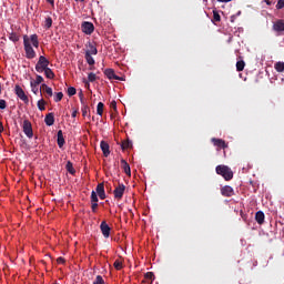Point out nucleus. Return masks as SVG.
I'll use <instances>...</instances> for the list:
<instances>
[{
    "label": "nucleus",
    "instance_id": "42",
    "mask_svg": "<svg viewBox=\"0 0 284 284\" xmlns=\"http://www.w3.org/2000/svg\"><path fill=\"white\" fill-rule=\"evenodd\" d=\"M98 207H99V203L98 202H91V210H92V212H97Z\"/></svg>",
    "mask_w": 284,
    "mask_h": 284
},
{
    "label": "nucleus",
    "instance_id": "10",
    "mask_svg": "<svg viewBox=\"0 0 284 284\" xmlns=\"http://www.w3.org/2000/svg\"><path fill=\"white\" fill-rule=\"evenodd\" d=\"M104 74H105V77H108V79H110V80L123 81V78L116 75V73L114 72L113 69H106V70L104 71Z\"/></svg>",
    "mask_w": 284,
    "mask_h": 284
},
{
    "label": "nucleus",
    "instance_id": "23",
    "mask_svg": "<svg viewBox=\"0 0 284 284\" xmlns=\"http://www.w3.org/2000/svg\"><path fill=\"white\" fill-rule=\"evenodd\" d=\"M103 108H105V104H103V102H99L97 105V114L99 116H103Z\"/></svg>",
    "mask_w": 284,
    "mask_h": 284
},
{
    "label": "nucleus",
    "instance_id": "47",
    "mask_svg": "<svg viewBox=\"0 0 284 284\" xmlns=\"http://www.w3.org/2000/svg\"><path fill=\"white\" fill-rule=\"evenodd\" d=\"M57 263H59L60 265H63V263H65V258H63V257H58V258H57Z\"/></svg>",
    "mask_w": 284,
    "mask_h": 284
},
{
    "label": "nucleus",
    "instance_id": "11",
    "mask_svg": "<svg viewBox=\"0 0 284 284\" xmlns=\"http://www.w3.org/2000/svg\"><path fill=\"white\" fill-rule=\"evenodd\" d=\"M95 192H97L98 196L101 199V201H104V199H105V184L99 183L97 185Z\"/></svg>",
    "mask_w": 284,
    "mask_h": 284
},
{
    "label": "nucleus",
    "instance_id": "46",
    "mask_svg": "<svg viewBox=\"0 0 284 284\" xmlns=\"http://www.w3.org/2000/svg\"><path fill=\"white\" fill-rule=\"evenodd\" d=\"M110 108L112 109V110H114V112H116V101H111V103H110Z\"/></svg>",
    "mask_w": 284,
    "mask_h": 284
},
{
    "label": "nucleus",
    "instance_id": "51",
    "mask_svg": "<svg viewBox=\"0 0 284 284\" xmlns=\"http://www.w3.org/2000/svg\"><path fill=\"white\" fill-rule=\"evenodd\" d=\"M264 3H266V6H272V1L271 0H264Z\"/></svg>",
    "mask_w": 284,
    "mask_h": 284
},
{
    "label": "nucleus",
    "instance_id": "45",
    "mask_svg": "<svg viewBox=\"0 0 284 284\" xmlns=\"http://www.w3.org/2000/svg\"><path fill=\"white\" fill-rule=\"evenodd\" d=\"M31 91L33 92V94H39V87L31 85Z\"/></svg>",
    "mask_w": 284,
    "mask_h": 284
},
{
    "label": "nucleus",
    "instance_id": "38",
    "mask_svg": "<svg viewBox=\"0 0 284 284\" xmlns=\"http://www.w3.org/2000/svg\"><path fill=\"white\" fill-rule=\"evenodd\" d=\"M88 79L90 83H94V81H97V74L91 72L89 73Z\"/></svg>",
    "mask_w": 284,
    "mask_h": 284
},
{
    "label": "nucleus",
    "instance_id": "40",
    "mask_svg": "<svg viewBox=\"0 0 284 284\" xmlns=\"http://www.w3.org/2000/svg\"><path fill=\"white\" fill-rule=\"evenodd\" d=\"M284 8V0H278L276 4V10H283Z\"/></svg>",
    "mask_w": 284,
    "mask_h": 284
},
{
    "label": "nucleus",
    "instance_id": "7",
    "mask_svg": "<svg viewBox=\"0 0 284 284\" xmlns=\"http://www.w3.org/2000/svg\"><path fill=\"white\" fill-rule=\"evenodd\" d=\"M211 143H213V145L215 148H217V150H225V149H227V143L223 139L212 138L211 139Z\"/></svg>",
    "mask_w": 284,
    "mask_h": 284
},
{
    "label": "nucleus",
    "instance_id": "35",
    "mask_svg": "<svg viewBox=\"0 0 284 284\" xmlns=\"http://www.w3.org/2000/svg\"><path fill=\"white\" fill-rule=\"evenodd\" d=\"M93 284H105V280H103V276L98 275Z\"/></svg>",
    "mask_w": 284,
    "mask_h": 284
},
{
    "label": "nucleus",
    "instance_id": "32",
    "mask_svg": "<svg viewBox=\"0 0 284 284\" xmlns=\"http://www.w3.org/2000/svg\"><path fill=\"white\" fill-rule=\"evenodd\" d=\"M113 267H115V270H123V262H121L120 260H115L113 263Z\"/></svg>",
    "mask_w": 284,
    "mask_h": 284
},
{
    "label": "nucleus",
    "instance_id": "1",
    "mask_svg": "<svg viewBox=\"0 0 284 284\" xmlns=\"http://www.w3.org/2000/svg\"><path fill=\"white\" fill-rule=\"evenodd\" d=\"M23 45L26 59H37V51H34V48H39V36H37V33L31 34L30 37L23 36Z\"/></svg>",
    "mask_w": 284,
    "mask_h": 284
},
{
    "label": "nucleus",
    "instance_id": "9",
    "mask_svg": "<svg viewBox=\"0 0 284 284\" xmlns=\"http://www.w3.org/2000/svg\"><path fill=\"white\" fill-rule=\"evenodd\" d=\"M81 30L84 34H92V32H94V24L92 22L84 21L81 24Z\"/></svg>",
    "mask_w": 284,
    "mask_h": 284
},
{
    "label": "nucleus",
    "instance_id": "49",
    "mask_svg": "<svg viewBox=\"0 0 284 284\" xmlns=\"http://www.w3.org/2000/svg\"><path fill=\"white\" fill-rule=\"evenodd\" d=\"M219 3H230L232 0H217Z\"/></svg>",
    "mask_w": 284,
    "mask_h": 284
},
{
    "label": "nucleus",
    "instance_id": "5",
    "mask_svg": "<svg viewBox=\"0 0 284 284\" xmlns=\"http://www.w3.org/2000/svg\"><path fill=\"white\" fill-rule=\"evenodd\" d=\"M14 92L20 101H23V103H30V99H28V95L26 94V91H23L21 85L17 84L14 87Z\"/></svg>",
    "mask_w": 284,
    "mask_h": 284
},
{
    "label": "nucleus",
    "instance_id": "43",
    "mask_svg": "<svg viewBox=\"0 0 284 284\" xmlns=\"http://www.w3.org/2000/svg\"><path fill=\"white\" fill-rule=\"evenodd\" d=\"M79 98H80L81 104H82V105H87V104H85V100L83 99V91H80Z\"/></svg>",
    "mask_w": 284,
    "mask_h": 284
},
{
    "label": "nucleus",
    "instance_id": "20",
    "mask_svg": "<svg viewBox=\"0 0 284 284\" xmlns=\"http://www.w3.org/2000/svg\"><path fill=\"white\" fill-rule=\"evenodd\" d=\"M65 170L69 172V174H72V175L77 174V170H74V166L70 161L67 162Z\"/></svg>",
    "mask_w": 284,
    "mask_h": 284
},
{
    "label": "nucleus",
    "instance_id": "29",
    "mask_svg": "<svg viewBox=\"0 0 284 284\" xmlns=\"http://www.w3.org/2000/svg\"><path fill=\"white\" fill-rule=\"evenodd\" d=\"M213 23H219L221 21V14H219V11H213Z\"/></svg>",
    "mask_w": 284,
    "mask_h": 284
},
{
    "label": "nucleus",
    "instance_id": "12",
    "mask_svg": "<svg viewBox=\"0 0 284 284\" xmlns=\"http://www.w3.org/2000/svg\"><path fill=\"white\" fill-rule=\"evenodd\" d=\"M222 196H234V189L230 185H225L221 189Z\"/></svg>",
    "mask_w": 284,
    "mask_h": 284
},
{
    "label": "nucleus",
    "instance_id": "48",
    "mask_svg": "<svg viewBox=\"0 0 284 284\" xmlns=\"http://www.w3.org/2000/svg\"><path fill=\"white\" fill-rule=\"evenodd\" d=\"M77 114H78V111L74 110V111L71 113L72 119H77Z\"/></svg>",
    "mask_w": 284,
    "mask_h": 284
},
{
    "label": "nucleus",
    "instance_id": "27",
    "mask_svg": "<svg viewBox=\"0 0 284 284\" xmlns=\"http://www.w3.org/2000/svg\"><path fill=\"white\" fill-rule=\"evenodd\" d=\"M274 69L276 72H284V62H276Z\"/></svg>",
    "mask_w": 284,
    "mask_h": 284
},
{
    "label": "nucleus",
    "instance_id": "52",
    "mask_svg": "<svg viewBox=\"0 0 284 284\" xmlns=\"http://www.w3.org/2000/svg\"><path fill=\"white\" fill-rule=\"evenodd\" d=\"M1 132H3V123L2 122H0V134H1Z\"/></svg>",
    "mask_w": 284,
    "mask_h": 284
},
{
    "label": "nucleus",
    "instance_id": "17",
    "mask_svg": "<svg viewBox=\"0 0 284 284\" xmlns=\"http://www.w3.org/2000/svg\"><path fill=\"white\" fill-rule=\"evenodd\" d=\"M57 143H58L59 148H63V145H65V138H63V131L62 130L58 131Z\"/></svg>",
    "mask_w": 284,
    "mask_h": 284
},
{
    "label": "nucleus",
    "instance_id": "14",
    "mask_svg": "<svg viewBox=\"0 0 284 284\" xmlns=\"http://www.w3.org/2000/svg\"><path fill=\"white\" fill-rule=\"evenodd\" d=\"M100 148L103 152V156H105V158L110 156V144H108V142L101 141Z\"/></svg>",
    "mask_w": 284,
    "mask_h": 284
},
{
    "label": "nucleus",
    "instance_id": "15",
    "mask_svg": "<svg viewBox=\"0 0 284 284\" xmlns=\"http://www.w3.org/2000/svg\"><path fill=\"white\" fill-rule=\"evenodd\" d=\"M122 170L124 171L126 176H132V170L130 169V164L125 160H121Z\"/></svg>",
    "mask_w": 284,
    "mask_h": 284
},
{
    "label": "nucleus",
    "instance_id": "37",
    "mask_svg": "<svg viewBox=\"0 0 284 284\" xmlns=\"http://www.w3.org/2000/svg\"><path fill=\"white\" fill-rule=\"evenodd\" d=\"M63 99V92L55 93L54 101L55 103H59Z\"/></svg>",
    "mask_w": 284,
    "mask_h": 284
},
{
    "label": "nucleus",
    "instance_id": "34",
    "mask_svg": "<svg viewBox=\"0 0 284 284\" xmlns=\"http://www.w3.org/2000/svg\"><path fill=\"white\" fill-rule=\"evenodd\" d=\"M91 203H99V196L94 191L91 192Z\"/></svg>",
    "mask_w": 284,
    "mask_h": 284
},
{
    "label": "nucleus",
    "instance_id": "8",
    "mask_svg": "<svg viewBox=\"0 0 284 284\" xmlns=\"http://www.w3.org/2000/svg\"><path fill=\"white\" fill-rule=\"evenodd\" d=\"M100 230L104 239H110V232L112 231V229L110 227V225H108V222L102 221L100 224Z\"/></svg>",
    "mask_w": 284,
    "mask_h": 284
},
{
    "label": "nucleus",
    "instance_id": "4",
    "mask_svg": "<svg viewBox=\"0 0 284 284\" xmlns=\"http://www.w3.org/2000/svg\"><path fill=\"white\" fill-rule=\"evenodd\" d=\"M22 132H24L26 136L29 139H32V136H34V131L32 130V122H30V120H23Z\"/></svg>",
    "mask_w": 284,
    "mask_h": 284
},
{
    "label": "nucleus",
    "instance_id": "24",
    "mask_svg": "<svg viewBox=\"0 0 284 284\" xmlns=\"http://www.w3.org/2000/svg\"><path fill=\"white\" fill-rule=\"evenodd\" d=\"M236 70H237V72H243V70H245V61H243V60L237 61Z\"/></svg>",
    "mask_w": 284,
    "mask_h": 284
},
{
    "label": "nucleus",
    "instance_id": "26",
    "mask_svg": "<svg viewBox=\"0 0 284 284\" xmlns=\"http://www.w3.org/2000/svg\"><path fill=\"white\" fill-rule=\"evenodd\" d=\"M9 39H10V41H12L13 43H17V42L19 41L20 37H19L18 33L11 32V33L9 34Z\"/></svg>",
    "mask_w": 284,
    "mask_h": 284
},
{
    "label": "nucleus",
    "instance_id": "13",
    "mask_svg": "<svg viewBox=\"0 0 284 284\" xmlns=\"http://www.w3.org/2000/svg\"><path fill=\"white\" fill-rule=\"evenodd\" d=\"M274 32H284V20L280 19L273 23Z\"/></svg>",
    "mask_w": 284,
    "mask_h": 284
},
{
    "label": "nucleus",
    "instance_id": "44",
    "mask_svg": "<svg viewBox=\"0 0 284 284\" xmlns=\"http://www.w3.org/2000/svg\"><path fill=\"white\" fill-rule=\"evenodd\" d=\"M7 106L6 100H0V110H6Z\"/></svg>",
    "mask_w": 284,
    "mask_h": 284
},
{
    "label": "nucleus",
    "instance_id": "28",
    "mask_svg": "<svg viewBox=\"0 0 284 284\" xmlns=\"http://www.w3.org/2000/svg\"><path fill=\"white\" fill-rule=\"evenodd\" d=\"M121 148L122 150H129V148H132V142L130 140L122 141Z\"/></svg>",
    "mask_w": 284,
    "mask_h": 284
},
{
    "label": "nucleus",
    "instance_id": "6",
    "mask_svg": "<svg viewBox=\"0 0 284 284\" xmlns=\"http://www.w3.org/2000/svg\"><path fill=\"white\" fill-rule=\"evenodd\" d=\"M113 194H114V199L116 201H121V199H123V194H125V184H119L114 191H113Z\"/></svg>",
    "mask_w": 284,
    "mask_h": 284
},
{
    "label": "nucleus",
    "instance_id": "54",
    "mask_svg": "<svg viewBox=\"0 0 284 284\" xmlns=\"http://www.w3.org/2000/svg\"><path fill=\"white\" fill-rule=\"evenodd\" d=\"M75 1H79V0H75Z\"/></svg>",
    "mask_w": 284,
    "mask_h": 284
},
{
    "label": "nucleus",
    "instance_id": "22",
    "mask_svg": "<svg viewBox=\"0 0 284 284\" xmlns=\"http://www.w3.org/2000/svg\"><path fill=\"white\" fill-rule=\"evenodd\" d=\"M43 72L47 79H54V71H52V69L47 68L43 70Z\"/></svg>",
    "mask_w": 284,
    "mask_h": 284
},
{
    "label": "nucleus",
    "instance_id": "41",
    "mask_svg": "<svg viewBox=\"0 0 284 284\" xmlns=\"http://www.w3.org/2000/svg\"><path fill=\"white\" fill-rule=\"evenodd\" d=\"M88 110H90V106L88 104L82 105V115L85 116L88 114Z\"/></svg>",
    "mask_w": 284,
    "mask_h": 284
},
{
    "label": "nucleus",
    "instance_id": "21",
    "mask_svg": "<svg viewBox=\"0 0 284 284\" xmlns=\"http://www.w3.org/2000/svg\"><path fill=\"white\" fill-rule=\"evenodd\" d=\"M43 81V77H41V75H36V80H31V82H30V85H36V87H38V85H41V82Z\"/></svg>",
    "mask_w": 284,
    "mask_h": 284
},
{
    "label": "nucleus",
    "instance_id": "3",
    "mask_svg": "<svg viewBox=\"0 0 284 284\" xmlns=\"http://www.w3.org/2000/svg\"><path fill=\"white\" fill-rule=\"evenodd\" d=\"M48 65H50V60H48V58H45V55H40L39 60L36 64V71L41 73L44 70H48Z\"/></svg>",
    "mask_w": 284,
    "mask_h": 284
},
{
    "label": "nucleus",
    "instance_id": "31",
    "mask_svg": "<svg viewBox=\"0 0 284 284\" xmlns=\"http://www.w3.org/2000/svg\"><path fill=\"white\" fill-rule=\"evenodd\" d=\"M38 110H40V112H43V110H45V100L41 99L38 101Z\"/></svg>",
    "mask_w": 284,
    "mask_h": 284
},
{
    "label": "nucleus",
    "instance_id": "18",
    "mask_svg": "<svg viewBox=\"0 0 284 284\" xmlns=\"http://www.w3.org/2000/svg\"><path fill=\"white\" fill-rule=\"evenodd\" d=\"M44 123L49 126L54 125V113L47 114L44 118Z\"/></svg>",
    "mask_w": 284,
    "mask_h": 284
},
{
    "label": "nucleus",
    "instance_id": "25",
    "mask_svg": "<svg viewBox=\"0 0 284 284\" xmlns=\"http://www.w3.org/2000/svg\"><path fill=\"white\" fill-rule=\"evenodd\" d=\"M41 89L44 90V92H45V94H48V97L53 95L52 88L48 87V84H42Z\"/></svg>",
    "mask_w": 284,
    "mask_h": 284
},
{
    "label": "nucleus",
    "instance_id": "2",
    "mask_svg": "<svg viewBox=\"0 0 284 284\" xmlns=\"http://www.w3.org/2000/svg\"><path fill=\"white\" fill-rule=\"evenodd\" d=\"M215 171H216V174H219L220 176H223L224 180L226 181H232V179H234V172L227 165H223V164L217 165L215 168Z\"/></svg>",
    "mask_w": 284,
    "mask_h": 284
},
{
    "label": "nucleus",
    "instance_id": "33",
    "mask_svg": "<svg viewBox=\"0 0 284 284\" xmlns=\"http://www.w3.org/2000/svg\"><path fill=\"white\" fill-rule=\"evenodd\" d=\"M44 28L47 30H50V28H52V19L50 17H48L44 21Z\"/></svg>",
    "mask_w": 284,
    "mask_h": 284
},
{
    "label": "nucleus",
    "instance_id": "30",
    "mask_svg": "<svg viewBox=\"0 0 284 284\" xmlns=\"http://www.w3.org/2000/svg\"><path fill=\"white\" fill-rule=\"evenodd\" d=\"M87 63H89V65H94V58H92V55H90V53H85L84 55Z\"/></svg>",
    "mask_w": 284,
    "mask_h": 284
},
{
    "label": "nucleus",
    "instance_id": "39",
    "mask_svg": "<svg viewBox=\"0 0 284 284\" xmlns=\"http://www.w3.org/2000/svg\"><path fill=\"white\" fill-rule=\"evenodd\" d=\"M144 277L146 278V281H154V273L148 272L145 273Z\"/></svg>",
    "mask_w": 284,
    "mask_h": 284
},
{
    "label": "nucleus",
    "instance_id": "53",
    "mask_svg": "<svg viewBox=\"0 0 284 284\" xmlns=\"http://www.w3.org/2000/svg\"><path fill=\"white\" fill-rule=\"evenodd\" d=\"M79 1L83 2V1H85V0H79Z\"/></svg>",
    "mask_w": 284,
    "mask_h": 284
},
{
    "label": "nucleus",
    "instance_id": "16",
    "mask_svg": "<svg viewBox=\"0 0 284 284\" xmlns=\"http://www.w3.org/2000/svg\"><path fill=\"white\" fill-rule=\"evenodd\" d=\"M255 221L258 225H263V223H265V213H263V211H257L255 213Z\"/></svg>",
    "mask_w": 284,
    "mask_h": 284
},
{
    "label": "nucleus",
    "instance_id": "36",
    "mask_svg": "<svg viewBox=\"0 0 284 284\" xmlns=\"http://www.w3.org/2000/svg\"><path fill=\"white\" fill-rule=\"evenodd\" d=\"M74 94H77V89L74 87L68 88V95L74 97Z\"/></svg>",
    "mask_w": 284,
    "mask_h": 284
},
{
    "label": "nucleus",
    "instance_id": "50",
    "mask_svg": "<svg viewBox=\"0 0 284 284\" xmlns=\"http://www.w3.org/2000/svg\"><path fill=\"white\" fill-rule=\"evenodd\" d=\"M47 3H50V6H52V8H54V0H47Z\"/></svg>",
    "mask_w": 284,
    "mask_h": 284
},
{
    "label": "nucleus",
    "instance_id": "19",
    "mask_svg": "<svg viewBox=\"0 0 284 284\" xmlns=\"http://www.w3.org/2000/svg\"><path fill=\"white\" fill-rule=\"evenodd\" d=\"M89 49L87 50L85 54L92 55V54H98L97 47L92 43H89Z\"/></svg>",
    "mask_w": 284,
    "mask_h": 284
}]
</instances>
